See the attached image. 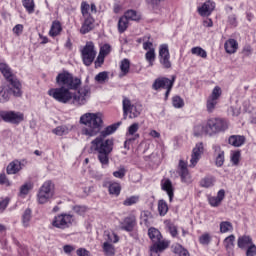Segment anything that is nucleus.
<instances>
[{
    "label": "nucleus",
    "instance_id": "4d7b16f0",
    "mask_svg": "<svg viewBox=\"0 0 256 256\" xmlns=\"http://www.w3.org/2000/svg\"><path fill=\"white\" fill-rule=\"evenodd\" d=\"M246 256H256V245L255 244L252 243L250 246L247 247Z\"/></svg>",
    "mask_w": 256,
    "mask_h": 256
},
{
    "label": "nucleus",
    "instance_id": "c85d7f7f",
    "mask_svg": "<svg viewBox=\"0 0 256 256\" xmlns=\"http://www.w3.org/2000/svg\"><path fill=\"white\" fill-rule=\"evenodd\" d=\"M169 211V206L165 200L158 201V213L161 217H165Z\"/></svg>",
    "mask_w": 256,
    "mask_h": 256
},
{
    "label": "nucleus",
    "instance_id": "473e14b6",
    "mask_svg": "<svg viewBox=\"0 0 256 256\" xmlns=\"http://www.w3.org/2000/svg\"><path fill=\"white\" fill-rule=\"evenodd\" d=\"M129 69H131V61H129V59L127 58H124L120 62V70L122 72V75H127V73H129Z\"/></svg>",
    "mask_w": 256,
    "mask_h": 256
},
{
    "label": "nucleus",
    "instance_id": "49530a36",
    "mask_svg": "<svg viewBox=\"0 0 256 256\" xmlns=\"http://www.w3.org/2000/svg\"><path fill=\"white\" fill-rule=\"evenodd\" d=\"M219 97H221V87L216 86V87H214V89L208 99H213L215 101H218Z\"/></svg>",
    "mask_w": 256,
    "mask_h": 256
},
{
    "label": "nucleus",
    "instance_id": "ddd939ff",
    "mask_svg": "<svg viewBox=\"0 0 256 256\" xmlns=\"http://www.w3.org/2000/svg\"><path fill=\"white\" fill-rule=\"evenodd\" d=\"M203 151H205V148L203 147V142L197 143L192 150L190 167H195V165L199 163V159H201V155H203Z\"/></svg>",
    "mask_w": 256,
    "mask_h": 256
},
{
    "label": "nucleus",
    "instance_id": "a878e982",
    "mask_svg": "<svg viewBox=\"0 0 256 256\" xmlns=\"http://www.w3.org/2000/svg\"><path fill=\"white\" fill-rule=\"evenodd\" d=\"M33 217V212L30 208H27L22 214V225L23 227H29V223H31V219Z\"/></svg>",
    "mask_w": 256,
    "mask_h": 256
},
{
    "label": "nucleus",
    "instance_id": "f03ea898",
    "mask_svg": "<svg viewBox=\"0 0 256 256\" xmlns=\"http://www.w3.org/2000/svg\"><path fill=\"white\" fill-rule=\"evenodd\" d=\"M56 83L59 88H52L48 91V95L53 97L58 103H69L73 99L71 91H77L81 87V79L74 77L68 71L59 73L56 77Z\"/></svg>",
    "mask_w": 256,
    "mask_h": 256
},
{
    "label": "nucleus",
    "instance_id": "b1692460",
    "mask_svg": "<svg viewBox=\"0 0 256 256\" xmlns=\"http://www.w3.org/2000/svg\"><path fill=\"white\" fill-rule=\"evenodd\" d=\"M162 190L166 191L169 201H173L174 192H173V183L171 180L166 179L164 182H162Z\"/></svg>",
    "mask_w": 256,
    "mask_h": 256
},
{
    "label": "nucleus",
    "instance_id": "5701e85b",
    "mask_svg": "<svg viewBox=\"0 0 256 256\" xmlns=\"http://www.w3.org/2000/svg\"><path fill=\"white\" fill-rule=\"evenodd\" d=\"M238 47H239V44L237 43V40H235V39H230V40L226 41L224 44L226 53H229L230 55H232L233 53H236Z\"/></svg>",
    "mask_w": 256,
    "mask_h": 256
},
{
    "label": "nucleus",
    "instance_id": "3c124183",
    "mask_svg": "<svg viewBox=\"0 0 256 256\" xmlns=\"http://www.w3.org/2000/svg\"><path fill=\"white\" fill-rule=\"evenodd\" d=\"M100 55H103L104 57H107V55H109V53H111V45L109 44H104L101 48H100Z\"/></svg>",
    "mask_w": 256,
    "mask_h": 256
},
{
    "label": "nucleus",
    "instance_id": "a19ab883",
    "mask_svg": "<svg viewBox=\"0 0 256 256\" xmlns=\"http://www.w3.org/2000/svg\"><path fill=\"white\" fill-rule=\"evenodd\" d=\"M108 79H109V72L107 71L100 72L95 76V81L97 83H105V81H107Z\"/></svg>",
    "mask_w": 256,
    "mask_h": 256
},
{
    "label": "nucleus",
    "instance_id": "4be33fe9",
    "mask_svg": "<svg viewBox=\"0 0 256 256\" xmlns=\"http://www.w3.org/2000/svg\"><path fill=\"white\" fill-rule=\"evenodd\" d=\"M223 199H225V190L221 189L218 191L217 196L209 198V203L211 207H219Z\"/></svg>",
    "mask_w": 256,
    "mask_h": 256
},
{
    "label": "nucleus",
    "instance_id": "2f4dec72",
    "mask_svg": "<svg viewBox=\"0 0 256 256\" xmlns=\"http://www.w3.org/2000/svg\"><path fill=\"white\" fill-rule=\"evenodd\" d=\"M173 249V253H175V255L178 256H190L189 251L185 248H183V246L176 244L175 246L172 247Z\"/></svg>",
    "mask_w": 256,
    "mask_h": 256
},
{
    "label": "nucleus",
    "instance_id": "4c0bfd02",
    "mask_svg": "<svg viewBox=\"0 0 256 256\" xmlns=\"http://www.w3.org/2000/svg\"><path fill=\"white\" fill-rule=\"evenodd\" d=\"M192 55H197L198 57H202V59H207V51L201 47H193L191 49Z\"/></svg>",
    "mask_w": 256,
    "mask_h": 256
},
{
    "label": "nucleus",
    "instance_id": "cd10ccee",
    "mask_svg": "<svg viewBox=\"0 0 256 256\" xmlns=\"http://www.w3.org/2000/svg\"><path fill=\"white\" fill-rule=\"evenodd\" d=\"M124 17L128 21H140L141 20V15H139V13H137V11H135V10H127L124 14Z\"/></svg>",
    "mask_w": 256,
    "mask_h": 256
},
{
    "label": "nucleus",
    "instance_id": "7ed1b4c3",
    "mask_svg": "<svg viewBox=\"0 0 256 256\" xmlns=\"http://www.w3.org/2000/svg\"><path fill=\"white\" fill-rule=\"evenodd\" d=\"M0 71L6 79V85H4L2 89H9L8 101L11 99L12 95L14 97H21V95H23V91H21V82L17 79V76L13 75L11 67L6 63H0Z\"/></svg>",
    "mask_w": 256,
    "mask_h": 256
},
{
    "label": "nucleus",
    "instance_id": "e433bc0d",
    "mask_svg": "<svg viewBox=\"0 0 256 256\" xmlns=\"http://www.w3.org/2000/svg\"><path fill=\"white\" fill-rule=\"evenodd\" d=\"M52 133H54V135H58L59 137H62V135L69 134V128L65 125L58 126L52 130Z\"/></svg>",
    "mask_w": 256,
    "mask_h": 256
},
{
    "label": "nucleus",
    "instance_id": "5fc2aeb1",
    "mask_svg": "<svg viewBox=\"0 0 256 256\" xmlns=\"http://www.w3.org/2000/svg\"><path fill=\"white\" fill-rule=\"evenodd\" d=\"M73 211L76 212L77 215H85V212L87 211V207L76 205L73 207Z\"/></svg>",
    "mask_w": 256,
    "mask_h": 256
},
{
    "label": "nucleus",
    "instance_id": "338daca9",
    "mask_svg": "<svg viewBox=\"0 0 256 256\" xmlns=\"http://www.w3.org/2000/svg\"><path fill=\"white\" fill-rule=\"evenodd\" d=\"M168 230H169L170 234L172 235V237H177V227L175 225L169 224Z\"/></svg>",
    "mask_w": 256,
    "mask_h": 256
},
{
    "label": "nucleus",
    "instance_id": "f704fd0d",
    "mask_svg": "<svg viewBox=\"0 0 256 256\" xmlns=\"http://www.w3.org/2000/svg\"><path fill=\"white\" fill-rule=\"evenodd\" d=\"M104 238L106 243H118L119 242V236L113 232H104Z\"/></svg>",
    "mask_w": 256,
    "mask_h": 256
},
{
    "label": "nucleus",
    "instance_id": "9d476101",
    "mask_svg": "<svg viewBox=\"0 0 256 256\" xmlns=\"http://www.w3.org/2000/svg\"><path fill=\"white\" fill-rule=\"evenodd\" d=\"M0 119L5 123H11L12 125H19L25 119V116L21 112L15 111H0Z\"/></svg>",
    "mask_w": 256,
    "mask_h": 256
},
{
    "label": "nucleus",
    "instance_id": "09e8293b",
    "mask_svg": "<svg viewBox=\"0 0 256 256\" xmlns=\"http://www.w3.org/2000/svg\"><path fill=\"white\" fill-rule=\"evenodd\" d=\"M201 187H213V177H205L200 181Z\"/></svg>",
    "mask_w": 256,
    "mask_h": 256
},
{
    "label": "nucleus",
    "instance_id": "dca6fc26",
    "mask_svg": "<svg viewBox=\"0 0 256 256\" xmlns=\"http://www.w3.org/2000/svg\"><path fill=\"white\" fill-rule=\"evenodd\" d=\"M25 167V163L19 161V160H14L10 162L6 168V173L8 175H17L21 169Z\"/></svg>",
    "mask_w": 256,
    "mask_h": 256
},
{
    "label": "nucleus",
    "instance_id": "6e6d98bb",
    "mask_svg": "<svg viewBox=\"0 0 256 256\" xmlns=\"http://www.w3.org/2000/svg\"><path fill=\"white\" fill-rule=\"evenodd\" d=\"M31 184H24L20 187V195H28L29 191H31Z\"/></svg>",
    "mask_w": 256,
    "mask_h": 256
},
{
    "label": "nucleus",
    "instance_id": "f8f14e48",
    "mask_svg": "<svg viewBox=\"0 0 256 256\" xmlns=\"http://www.w3.org/2000/svg\"><path fill=\"white\" fill-rule=\"evenodd\" d=\"M171 54L169 53V45L162 44L159 47V61L163 69H171Z\"/></svg>",
    "mask_w": 256,
    "mask_h": 256
},
{
    "label": "nucleus",
    "instance_id": "1a4fd4ad",
    "mask_svg": "<svg viewBox=\"0 0 256 256\" xmlns=\"http://www.w3.org/2000/svg\"><path fill=\"white\" fill-rule=\"evenodd\" d=\"M73 225V215L62 213L54 217L52 226L56 229H69Z\"/></svg>",
    "mask_w": 256,
    "mask_h": 256
},
{
    "label": "nucleus",
    "instance_id": "de8ad7c7",
    "mask_svg": "<svg viewBox=\"0 0 256 256\" xmlns=\"http://www.w3.org/2000/svg\"><path fill=\"white\" fill-rule=\"evenodd\" d=\"M216 106H217V100H213L212 98H208L207 104H206L208 113H213V111H215Z\"/></svg>",
    "mask_w": 256,
    "mask_h": 256
},
{
    "label": "nucleus",
    "instance_id": "8fccbe9b",
    "mask_svg": "<svg viewBox=\"0 0 256 256\" xmlns=\"http://www.w3.org/2000/svg\"><path fill=\"white\" fill-rule=\"evenodd\" d=\"M126 173H127V170L125 169V167H121L120 169H118V171L113 172V176L116 177V179H123Z\"/></svg>",
    "mask_w": 256,
    "mask_h": 256
},
{
    "label": "nucleus",
    "instance_id": "ea45409f",
    "mask_svg": "<svg viewBox=\"0 0 256 256\" xmlns=\"http://www.w3.org/2000/svg\"><path fill=\"white\" fill-rule=\"evenodd\" d=\"M23 7H25L28 13H35V1L33 0H23Z\"/></svg>",
    "mask_w": 256,
    "mask_h": 256
},
{
    "label": "nucleus",
    "instance_id": "58836bf2",
    "mask_svg": "<svg viewBox=\"0 0 256 256\" xmlns=\"http://www.w3.org/2000/svg\"><path fill=\"white\" fill-rule=\"evenodd\" d=\"M109 193L110 195L119 196L121 193V185L119 183H112L109 185Z\"/></svg>",
    "mask_w": 256,
    "mask_h": 256
},
{
    "label": "nucleus",
    "instance_id": "4468645a",
    "mask_svg": "<svg viewBox=\"0 0 256 256\" xmlns=\"http://www.w3.org/2000/svg\"><path fill=\"white\" fill-rule=\"evenodd\" d=\"M171 83H175V76H173L172 79L166 77L157 78L152 84V89L154 91H159V89H167Z\"/></svg>",
    "mask_w": 256,
    "mask_h": 256
},
{
    "label": "nucleus",
    "instance_id": "a211bd4d",
    "mask_svg": "<svg viewBox=\"0 0 256 256\" xmlns=\"http://www.w3.org/2000/svg\"><path fill=\"white\" fill-rule=\"evenodd\" d=\"M213 149L217 154L215 160L216 167H223V164L225 163V151L221 150V146L219 145H214Z\"/></svg>",
    "mask_w": 256,
    "mask_h": 256
},
{
    "label": "nucleus",
    "instance_id": "6ab92c4d",
    "mask_svg": "<svg viewBox=\"0 0 256 256\" xmlns=\"http://www.w3.org/2000/svg\"><path fill=\"white\" fill-rule=\"evenodd\" d=\"M93 23H95V19H93L91 15H88L82 24L80 33H82V35H87V33L93 31Z\"/></svg>",
    "mask_w": 256,
    "mask_h": 256
},
{
    "label": "nucleus",
    "instance_id": "f257e3e1",
    "mask_svg": "<svg viewBox=\"0 0 256 256\" xmlns=\"http://www.w3.org/2000/svg\"><path fill=\"white\" fill-rule=\"evenodd\" d=\"M81 125L84 127L81 130V134L86 137H96L91 141V151H97L98 160L101 165H109V155L113 151V139H105L109 135H113L119 129L121 122H117L110 126H107L103 130V118L101 113H85L80 117ZM99 135V136H98Z\"/></svg>",
    "mask_w": 256,
    "mask_h": 256
},
{
    "label": "nucleus",
    "instance_id": "680f3d73",
    "mask_svg": "<svg viewBox=\"0 0 256 256\" xmlns=\"http://www.w3.org/2000/svg\"><path fill=\"white\" fill-rule=\"evenodd\" d=\"M0 185H6V187L11 185V182H9V179H7V175H5V173L0 174Z\"/></svg>",
    "mask_w": 256,
    "mask_h": 256
},
{
    "label": "nucleus",
    "instance_id": "c756f323",
    "mask_svg": "<svg viewBox=\"0 0 256 256\" xmlns=\"http://www.w3.org/2000/svg\"><path fill=\"white\" fill-rule=\"evenodd\" d=\"M145 59L149 63V67H153L156 59L155 48H150L145 54Z\"/></svg>",
    "mask_w": 256,
    "mask_h": 256
},
{
    "label": "nucleus",
    "instance_id": "2eb2a0df",
    "mask_svg": "<svg viewBox=\"0 0 256 256\" xmlns=\"http://www.w3.org/2000/svg\"><path fill=\"white\" fill-rule=\"evenodd\" d=\"M178 174L181 177L182 183H191V174H189V170L187 169V163L183 160L179 161Z\"/></svg>",
    "mask_w": 256,
    "mask_h": 256
},
{
    "label": "nucleus",
    "instance_id": "e2e57ef3",
    "mask_svg": "<svg viewBox=\"0 0 256 256\" xmlns=\"http://www.w3.org/2000/svg\"><path fill=\"white\" fill-rule=\"evenodd\" d=\"M103 63H105V56H103V54L98 55V57L95 60V67H101V65H103Z\"/></svg>",
    "mask_w": 256,
    "mask_h": 256
},
{
    "label": "nucleus",
    "instance_id": "423d86ee",
    "mask_svg": "<svg viewBox=\"0 0 256 256\" xmlns=\"http://www.w3.org/2000/svg\"><path fill=\"white\" fill-rule=\"evenodd\" d=\"M97 57V51H95V44L93 42H86V45L81 49V58L86 67H91Z\"/></svg>",
    "mask_w": 256,
    "mask_h": 256
},
{
    "label": "nucleus",
    "instance_id": "69168bd1",
    "mask_svg": "<svg viewBox=\"0 0 256 256\" xmlns=\"http://www.w3.org/2000/svg\"><path fill=\"white\" fill-rule=\"evenodd\" d=\"M76 255L78 256H91L89 251L85 248H79L77 251H76Z\"/></svg>",
    "mask_w": 256,
    "mask_h": 256
},
{
    "label": "nucleus",
    "instance_id": "774afa93",
    "mask_svg": "<svg viewBox=\"0 0 256 256\" xmlns=\"http://www.w3.org/2000/svg\"><path fill=\"white\" fill-rule=\"evenodd\" d=\"M14 33H16V35H20V33H23V25L22 24H17L14 28H13Z\"/></svg>",
    "mask_w": 256,
    "mask_h": 256
},
{
    "label": "nucleus",
    "instance_id": "f3484780",
    "mask_svg": "<svg viewBox=\"0 0 256 256\" xmlns=\"http://www.w3.org/2000/svg\"><path fill=\"white\" fill-rule=\"evenodd\" d=\"M215 11V2L208 0L200 8H198V13L202 17H209L211 13Z\"/></svg>",
    "mask_w": 256,
    "mask_h": 256
},
{
    "label": "nucleus",
    "instance_id": "72a5a7b5",
    "mask_svg": "<svg viewBox=\"0 0 256 256\" xmlns=\"http://www.w3.org/2000/svg\"><path fill=\"white\" fill-rule=\"evenodd\" d=\"M207 124H198L194 127V137H201V135H207Z\"/></svg>",
    "mask_w": 256,
    "mask_h": 256
},
{
    "label": "nucleus",
    "instance_id": "79ce46f5",
    "mask_svg": "<svg viewBox=\"0 0 256 256\" xmlns=\"http://www.w3.org/2000/svg\"><path fill=\"white\" fill-rule=\"evenodd\" d=\"M172 105L175 109H181L185 105V102L182 100L180 96H174L172 98Z\"/></svg>",
    "mask_w": 256,
    "mask_h": 256
},
{
    "label": "nucleus",
    "instance_id": "0eeeda50",
    "mask_svg": "<svg viewBox=\"0 0 256 256\" xmlns=\"http://www.w3.org/2000/svg\"><path fill=\"white\" fill-rule=\"evenodd\" d=\"M122 104L124 119H126L127 115H129L130 119H137L141 115V111H143V106L140 104H131V100L128 98H124Z\"/></svg>",
    "mask_w": 256,
    "mask_h": 256
},
{
    "label": "nucleus",
    "instance_id": "412c9836",
    "mask_svg": "<svg viewBox=\"0 0 256 256\" xmlns=\"http://www.w3.org/2000/svg\"><path fill=\"white\" fill-rule=\"evenodd\" d=\"M120 228L122 229V231H133V229L135 228V217H126L121 223Z\"/></svg>",
    "mask_w": 256,
    "mask_h": 256
},
{
    "label": "nucleus",
    "instance_id": "6e6552de",
    "mask_svg": "<svg viewBox=\"0 0 256 256\" xmlns=\"http://www.w3.org/2000/svg\"><path fill=\"white\" fill-rule=\"evenodd\" d=\"M55 186L53 185V182L51 181H46L43 183V185L40 187L39 192H38V203L40 205H44V203H47L49 199H51L54 195L53 189Z\"/></svg>",
    "mask_w": 256,
    "mask_h": 256
},
{
    "label": "nucleus",
    "instance_id": "7c9ffc66",
    "mask_svg": "<svg viewBox=\"0 0 256 256\" xmlns=\"http://www.w3.org/2000/svg\"><path fill=\"white\" fill-rule=\"evenodd\" d=\"M129 27V20L125 16H122L118 21V31L119 33H125Z\"/></svg>",
    "mask_w": 256,
    "mask_h": 256
},
{
    "label": "nucleus",
    "instance_id": "39448f33",
    "mask_svg": "<svg viewBox=\"0 0 256 256\" xmlns=\"http://www.w3.org/2000/svg\"><path fill=\"white\" fill-rule=\"evenodd\" d=\"M229 125L227 121L223 118H210L206 123V135L209 137H213V135H217V133H223V131H227Z\"/></svg>",
    "mask_w": 256,
    "mask_h": 256
},
{
    "label": "nucleus",
    "instance_id": "37998d69",
    "mask_svg": "<svg viewBox=\"0 0 256 256\" xmlns=\"http://www.w3.org/2000/svg\"><path fill=\"white\" fill-rule=\"evenodd\" d=\"M136 203H139V196H131L124 200L123 205L125 207H131V205H135Z\"/></svg>",
    "mask_w": 256,
    "mask_h": 256
},
{
    "label": "nucleus",
    "instance_id": "9b49d317",
    "mask_svg": "<svg viewBox=\"0 0 256 256\" xmlns=\"http://www.w3.org/2000/svg\"><path fill=\"white\" fill-rule=\"evenodd\" d=\"M91 97V87L84 86L80 88L77 94H73V104L74 105H85L87 99Z\"/></svg>",
    "mask_w": 256,
    "mask_h": 256
},
{
    "label": "nucleus",
    "instance_id": "20e7f679",
    "mask_svg": "<svg viewBox=\"0 0 256 256\" xmlns=\"http://www.w3.org/2000/svg\"><path fill=\"white\" fill-rule=\"evenodd\" d=\"M148 237L153 243L150 247L151 256H159V253H163V251L169 247V241L163 240V235H161L159 229L155 227L148 229Z\"/></svg>",
    "mask_w": 256,
    "mask_h": 256
},
{
    "label": "nucleus",
    "instance_id": "a18cd8bd",
    "mask_svg": "<svg viewBox=\"0 0 256 256\" xmlns=\"http://www.w3.org/2000/svg\"><path fill=\"white\" fill-rule=\"evenodd\" d=\"M230 229H233V225L231 224V222L224 221L220 223V232L229 233Z\"/></svg>",
    "mask_w": 256,
    "mask_h": 256
},
{
    "label": "nucleus",
    "instance_id": "bb28decb",
    "mask_svg": "<svg viewBox=\"0 0 256 256\" xmlns=\"http://www.w3.org/2000/svg\"><path fill=\"white\" fill-rule=\"evenodd\" d=\"M62 31V28H61V22L59 21H54L52 23V26H51V29L49 31V35L51 37H57V35H59Z\"/></svg>",
    "mask_w": 256,
    "mask_h": 256
},
{
    "label": "nucleus",
    "instance_id": "bf43d9fd",
    "mask_svg": "<svg viewBox=\"0 0 256 256\" xmlns=\"http://www.w3.org/2000/svg\"><path fill=\"white\" fill-rule=\"evenodd\" d=\"M137 131H139V123H133L128 128L129 135H135V133H137Z\"/></svg>",
    "mask_w": 256,
    "mask_h": 256
},
{
    "label": "nucleus",
    "instance_id": "13d9d810",
    "mask_svg": "<svg viewBox=\"0 0 256 256\" xmlns=\"http://www.w3.org/2000/svg\"><path fill=\"white\" fill-rule=\"evenodd\" d=\"M90 8H91V6H89V4L87 2H82L81 13H82L83 17H85V15H89Z\"/></svg>",
    "mask_w": 256,
    "mask_h": 256
},
{
    "label": "nucleus",
    "instance_id": "864d4df0",
    "mask_svg": "<svg viewBox=\"0 0 256 256\" xmlns=\"http://www.w3.org/2000/svg\"><path fill=\"white\" fill-rule=\"evenodd\" d=\"M239 159H241V151H236L231 156V161L234 165H239Z\"/></svg>",
    "mask_w": 256,
    "mask_h": 256
},
{
    "label": "nucleus",
    "instance_id": "052dcab7",
    "mask_svg": "<svg viewBox=\"0 0 256 256\" xmlns=\"http://www.w3.org/2000/svg\"><path fill=\"white\" fill-rule=\"evenodd\" d=\"M200 243L201 245H209V243H211V236H209V234H203L200 237Z\"/></svg>",
    "mask_w": 256,
    "mask_h": 256
},
{
    "label": "nucleus",
    "instance_id": "c03bdc74",
    "mask_svg": "<svg viewBox=\"0 0 256 256\" xmlns=\"http://www.w3.org/2000/svg\"><path fill=\"white\" fill-rule=\"evenodd\" d=\"M9 101V88H2L0 90V103H7Z\"/></svg>",
    "mask_w": 256,
    "mask_h": 256
},
{
    "label": "nucleus",
    "instance_id": "0e129e2a",
    "mask_svg": "<svg viewBox=\"0 0 256 256\" xmlns=\"http://www.w3.org/2000/svg\"><path fill=\"white\" fill-rule=\"evenodd\" d=\"M228 23L232 25V27H237V16H235L234 14H231L228 17Z\"/></svg>",
    "mask_w": 256,
    "mask_h": 256
},
{
    "label": "nucleus",
    "instance_id": "393cba45",
    "mask_svg": "<svg viewBox=\"0 0 256 256\" xmlns=\"http://www.w3.org/2000/svg\"><path fill=\"white\" fill-rule=\"evenodd\" d=\"M250 245H253V239L250 238V236L244 235L238 238L239 249H246V247L248 248Z\"/></svg>",
    "mask_w": 256,
    "mask_h": 256
},
{
    "label": "nucleus",
    "instance_id": "c9c22d12",
    "mask_svg": "<svg viewBox=\"0 0 256 256\" xmlns=\"http://www.w3.org/2000/svg\"><path fill=\"white\" fill-rule=\"evenodd\" d=\"M224 247L227 251L235 247V235L231 234L230 236L224 239Z\"/></svg>",
    "mask_w": 256,
    "mask_h": 256
},
{
    "label": "nucleus",
    "instance_id": "603ef678",
    "mask_svg": "<svg viewBox=\"0 0 256 256\" xmlns=\"http://www.w3.org/2000/svg\"><path fill=\"white\" fill-rule=\"evenodd\" d=\"M103 251L107 254V255H113V245L109 242H104L103 244Z\"/></svg>",
    "mask_w": 256,
    "mask_h": 256
},
{
    "label": "nucleus",
    "instance_id": "aec40b11",
    "mask_svg": "<svg viewBox=\"0 0 256 256\" xmlns=\"http://www.w3.org/2000/svg\"><path fill=\"white\" fill-rule=\"evenodd\" d=\"M245 141H247V139L242 135H232L228 139V143L232 145V147H242V145H245Z\"/></svg>",
    "mask_w": 256,
    "mask_h": 256
}]
</instances>
